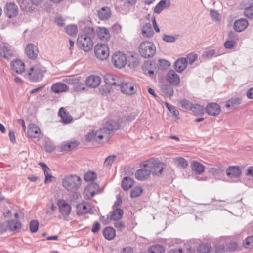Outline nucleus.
I'll return each instance as SVG.
<instances>
[{
  "mask_svg": "<svg viewBox=\"0 0 253 253\" xmlns=\"http://www.w3.org/2000/svg\"><path fill=\"white\" fill-rule=\"evenodd\" d=\"M58 114L64 123H69L71 122L73 119L72 116H70L68 113L66 112L65 109L63 107L60 109Z\"/></svg>",
  "mask_w": 253,
  "mask_h": 253,
  "instance_id": "obj_35",
  "label": "nucleus"
},
{
  "mask_svg": "<svg viewBox=\"0 0 253 253\" xmlns=\"http://www.w3.org/2000/svg\"><path fill=\"white\" fill-rule=\"evenodd\" d=\"M123 213V210L117 208L113 211L111 215L110 219L113 220H119L122 217Z\"/></svg>",
  "mask_w": 253,
  "mask_h": 253,
  "instance_id": "obj_43",
  "label": "nucleus"
},
{
  "mask_svg": "<svg viewBox=\"0 0 253 253\" xmlns=\"http://www.w3.org/2000/svg\"><path fill=\"white\" fill-rule=\"evenodd\" d=\"M162 92L167 97H170L173 95V89L171 85L163 84L161 87Z\"/></svg>",
  "mask_w": 253,
  "mask_h": 253,
  "instance_id": "obj_42",
  "label": "nucleus"
},
{
  "mask_svg": "<svg viewBox=\"0 0 253 253\" xmlns=\"http://www.w3.org/2000/svg\"><path fill=\"white\" fill-rule=\"evenodd\" d=\"M28 135L31 138H36L40 133V128L34 124L30 125L28 129Z\"/></svg>",
  "mask_w": 253,
  "mask_h": 253,
  "instance_id": "obj_30",
  "label": "nucleus"
},
{
  "mask_svg": "<svg viewBox=\"0 0 253 253\" xmlns=\"http://www.w3.org/2000/svg\"><path fill=\"white\" fill-rule=\"evenodd\" d=\"M226 252V247L225 248L223 245H215V253H222Z\"/></svg>",
  "mask_w": 253,
  "mask_h": 253,
  "instance_id": "obj_61",
  "label": "nucleus"
},
{
  "mask_svg": "<svg viewBox=\"0 0 253 253\" xmlns=\"http://www.w3.org/2000/svg\"><path fill=\"white\" fill-rule=\"evenodd\" d=\"M104 80L108 84L117 86L120 84L121 81L118 76L110 73L105 74L104 76Z\"/></svg>",
  "mask_w": 253,
  "mask_h": 253,
  "instance_id": "obj_17",
  "label": "nucleus"
},
{
  "mask_svg": "<svg viewBox=\"0 0 253 253\" xmlns=\"http://www.w3.org/2000/svg\"><path fill=\"white\" fill-rule=\"evenodd\" d=\"M111 15V11L108 7H103L98 11V16L100 19L105 20L108 19Z\"/></svg>",
  "mask_w": 253,
  "mask_h": 253,
  "instance_id": "obj_26",
  "label": "nucleus"
},
{
  "mask_svg": "<svg viewBox=\"0 0 253 253\" xmlns=\"http://www.w3.org/2000/svg\"><path fill=\"white\" fill-rule=\"evenodd\" d=\"M95 31L93 27H85L83 34L79 35L77 40L78 46L85 52L90 51L93 46L92 38L94 37Z\"/></svg>",
  "mask_w": 253,
  "mask_h": 253,
  "instance_id": "obj_1",
  "label": "nucleus"
},
{
  "mask_svg": "<svg viewBox=\"0 0 253 253\" xmlns=\"http://www.w3.org/2000/svg\"><path fill=\"white\" fill-rule=\"evenodd\" d=\"M78 143L76 141L63 143L59 147L60 152H67L71 151L78 146Z\"/></svg>",
  "mask_w": 253,
  "mask_h": 253,
  "instance_id": "obj_29",
  "label": "nucleus"
},
{
  "mask_svg": "<svg viewBox=\"0 0 253 253\" xmlns=\"http://www.w3.org/2000/svg\"><path fill=\"white\" fill-rule=\"evenodd\" d=\"M65 30L68 34L71 36H76L78 32L77 27L75 25H68L65 28Z\"/></svg>",
  "mask_w": 253,
  "mask_h": 253,
  "instance_id": "obj_45",
  "label": "nucleus"
},
{
  "mask_svg": "<svg viewBox=\"0 0 253 253\" xmlns=\"http://www.w3.org/2000/svg\"><path fill=\"white\" fill-rule=\"evenodd\" d=\"M143 165L148 168L152 175L158 176L162 174L165 167L163 163L154 158L144 162Z\"/></svg>",
  "mask_w": 253,
  "mask_h": 253,
  "instance_id": "obj_2",
  "label": "nucleus"
},
{
  "mask_svg": "<svg viewBox=\"0 0 253 253\" xmlns=\"http://www.w3.org/2000/svg\"><path fill=\"white\" fill-rule=\"evenodd\" d=\"M133 185V180L129 177H124L122 181V188L124 190H127Z\"/></svg>",
  "mask_w": 253,
  "mask_h": 253,
  "instance_id": "obj_39",
  "label": "nucleus"
},
{
  "mask_svg": "<svg viewBox=\"0 0 253 253\" xmlns=\"http://www.w3.org/2000/svg\"><path fill=\"white\" fill-rule=\"evenodd\" d=\"M30 230L31 232H36L39 228V222L36 220H32L30 223Z\"/></svg>",
  "mask_w": 253,
  "mask_h": 253,
  "instance_id": "obj_54",
  "label": "nucleus"
},
{
  "mask_svg": "<svg viewBox=\"0 0 253 253\" xmlns=\"http://www.w3.org/2000/svg\"><path fill=\"white\" fill-rule=\"evenodd\" d=\"M98 38L103 41H108L110 38L109 31L104 27H99L97 31Z\"/></svg>",
  "mask_w": 253,
  "mask_h": 253,
  "instance_id": "obj_24",
  "label": "nucleus"
},
{
  "mask_svg": "<svg viewBox=\"0 0 253 253\" xmlns=\"http://www.w3.org/2000/svg\"><path fill=\"white\" fill-rule=\"evenodd\" d=\"M121 127V124L119 122L114 120H109L106 122L104 125L103 127L101 129L102 132L106 134L107 141L111 137V132L114 130H118Z\"/></svg>",
  "mask_w": 253,
  "mask_h": 253,
  "instance_id": "obj_6",
  "label": "nucleus"
},
{
  "mask_svg": "<svg viewBox=\"0 0 253 253\" xmlns=\"http://www.w3.org/2000/svg\"><path fill=\"white\" fill-rule=\"evenodd\" d=\"M17 2L22 10L25 11H30V8L28 7L27 0H17Z\"/></svg>",
  "mask_w": 253,
  "mask_h": 253,
  "instance_id": "obj_52",
  "label": "nucleus"
},
{
  "mask_svg": "<svg viewBox=\"0 0 253 253\" xmlns=\"http://www.w3.org/2000/svg\"><path fill=\"white\" fill-rule=\"evenodd\" d=\"M197 55L194 53H191L187 55V61L189 62L190 64H193L197 59Z\"/></svg>",
  "mask_w": 253,
  "mask_h": 253,
  "instance_id": "obj_60",
  "label": "nucleus"
},
{
  "mask_svg": "<svg viewBox=\"0 0 253 253\" xmlns=\"http://www.w3.org/2000/svg\"><path fill=\"white\" fill-rule=\"evenodd\" d=\"M205 110L208 115L216 116L220 113L221 108L216 103H210L207 105Z\"/></svg>",
  "mask_w": 253,
  "mask_h": 253,
  "instance_id": "obj_13",
  "label": "nucleus"
},
{
  "mask_svg": "<svg viewBox=\"0 0 253 253\" xmlns=\"http://www.w3.org/2000/svg\"><path fill=\"white\" fill-rule=\"evenodd\" d=\"M4 13L9 18L15 17L18 13V6L14 3H7L4 8Z\"/></svg>",
  "mask_w": 253,
  "mask_h": 253,
  "instance_id": "obj_11",
  "label": "nucleus"
},
{
  "mask_svg": "<svg viewBox=\"0 0 253 253\" xmlns=\"http://www.w3.org/2000/svg\"><path fill=\"white\" fill-rule=\"evenodd\" d=\"M76 209L77 214L78 215H82L89 212L91 206L89 203L84 201L77 205Z\"/></svg>",
  "mask_w": 253,
  "mask_h": 253,
  "instance_id": "obj_16",
  "label": "nucleus"
},
{
  "mask_svg": "<svg viewBox=\"0 0 253 253\" xmlns=\"http://www.w3.org/2000/svg\"><path fill=\"white\" fill-rule=\"evenodd\" d=\"M170 2L169 0H161L155 7L154 12L156 13H160L164 8L169 6Z\"/></svg>",
  "mask_w": 253,
  "mask_h": 253,
  "instance_id": "obj_31",
  "label": "nucleus"
},
{
  "mask_svg": "<svg viewBox=\"0 0 253 253\" xmlns=\"http://www.w3.org/2000/svg\"><path fill=\"white\" fill-rule=\"evenodd\" d=\"M82 179L80 176L74 174L65 176L62 180L63 186L68 191H74L81 185Z\"/></svg>",
  "mask_w": 253,
  "mask_h": 253,
  "instance_id": "obj_3",
  "label": "nucleus"
},
{
  "mask_svg": "<svg viewBox=\"0 0 253 253\" xmlns=\"http://www.w3.org/2000/svg\"><path fill=\"white\" fill-rule=\"evenodd\" d=\"M178 166L183 168H186L188 166L187 161L182 157H178L176 160Z\"/></svg>",
  "mask_w": 253,
  "mask_h": 253,
  "instance_id": "obj_55",
  "label": "nucleus"
},
{
  "mask_svg": "<svg viewBox=\"0 0 253 253\" xmlns=\"http://www.w3.org/2000/svg\"><path fill=\"white\" fill-rule=\"evenodd\" d=\"M226 175L230 178L238 177L241 174L240 168L237 166H229L226 169Z\"/></svg>",
  "mask_w": 253,
  "mask_h": 253,
  "instance_id": "obj_18",
  "label": "nucleus"
},
{
  "mask_svg": "<svg viewBox=\"0 0 253 253\" xmlns=\"http://www.w3.org/2000/svg\"><path fill=\"white\" fill-rule=\"evenodd\" d=\"M165 105L167 108L169 109V111L174 116H178L179 115V112L175 108H174L173 106H171L167 102L165 103Z\"/></svg>",
  "mask_w": 253,
  "mask_h": 253,
  "instance_id": "obj_64",
  "label": "nucleus"
},
{
  "mask_svg": "<svg viewBox=\"0 0 253 253\" xmlns=\"http://www.w3.org/2000/svg\"><path fill=\"white\" fill-rule=\"evenodd\" d=\"M215 51L214 49H209L204 52L202 54V56L206 59H211L215 55Z\"/></svg>",
  "mask_w": 253,
  "mask_h": 253,
  "instance_id": "obj_51",
  "label": "nucleus"
},
{
  "mask_svg": "<svg viewBox=\"0 0 253 253\" xmlns=\"http://www.w3.org/2000/svg\"><path fill=\"white\" fill-rule=\"evenodd\" d=\"M94 53L98 59L103 60L106 59L109 55V49L106 44H98L95 46Z\"/></svg>",
  "mask_w": 253,
  "mask_h": 253,
  "instance_id": "obj_9",
  "label": "nucleus"
},
{
  "mask_svg": "<svg viewBox=\"0 0 253 253\" xmlns=\"http://www.w3.org/2000/svg\"><path fill=\"white\" fill-rule=\"evenodd\" d=\"M139 51L142 57L149 58L153 57L155 54L156 47L152 42L145 41L139 45Z\"/></svg>",
  "mask_w": 253,
  "mask_h": 253,
  "instance_id": "obj_4",
  "label": "nucleus"
},
{
  "mask_svg": "<svg viewBox=\"0 0 253 253\" xmlns=\"http://www.w3.org/2000/svg\"><path fill=\"white\" fill-rule=\"evenodd\" d=\"M118 86H120L121 91L126 94L131 95L134 94L136 89L134 88V84L130 82H124L121 80Z\"/></svg>",
  "mask_w": 253,
  "mask_h": 253,
  "instance_id": "obj_10",
  "label": "nucleus"
},
{
  "mask_svg": "<svg viewBox=\"0 0 253 253\" xmlns=\"http://www.w3.org/2000/svg\"><path fill=\"white\" fill-rule=\"evenodd\" d=\"M11 66L13 71L18 74L22 73L25 70V65L20 60L16 59L11 62Z\"/></svg>",
  "mask_w": 253,
  "mask_h": 253,
  "instance_id": "obj_22",
  "label": "nucleus"
},
{
  "mask_svg": "<svg viewBox=\"0 0 253 253\" xmlns=\"http://www.w3.org/2000/svg\"><path fill=\"white\" fill-rule=\"evenodd\" d=\"M68 89V87L66 84L60 82L54 84L51 87L52 91L55 93L66 92Z\"/></svg>",
  "mask_w": 253,
  "mask_h": 253,
  "instance_id": "obj_27",
  "label": "nucleus"
},
{
  "mask_svg": "<svg viewBox=\"0 0 253 253\" xmlns=\"http://www.w3.org/2000/svg\"><path fill=\"white\" fill-rule=\"evenodd\" d=\"M0 56L8 60L13 56L12 50L5 45L0 46Z\"/></svg>",
  "mask_w": 253,
  "mask_h": 253,
  "instance_id": "obj_28",
  "label": "nucleus"
},
{
  "mask_svg": "<svg viewBox=\"0 0 253 253\" xmlns=\"http://www.w3.org/2000/svg\"><path fill=\"white\" fill-rule=\"evenodd\" d=\"M187 61L186 58H181L177 59L174 64L175 70L178 72H182L186 68Z\"/></svg>",
  "mask_w": 253,
  "mask_h": 253,
  "instance_id": "obj_25",
  "label": "nucleus"
},
{
  "mask_svg": "<svg viewBox=\"0 0 253 253\" xmlns=\"http://www.w3.org/2000/svg\"><path fill=\"white\" fill-rule=\"evenodd\" d=\"M243 245L246 249L253 248V235L247 237L243 241Z\"/></svg>",
  "mask_w": 253,
  "mask_h": 253,
  "instance_id": "obj_44",
  "label": "nucleus"
},
{
  "mask_svg": "<svg viewBox=\"0 0 253 253\" xmlns=\"http://www.w3.org/2000/svg\"><path fill=\"white\" fill-rule=\"evenodd\" d=\"M107 134L102 132L101 129L96 131H92L86 135L85 139L87 142L96 141L99 143L107 141Z\"/></svg>",
  "mask_w": 253,
  "mask_h": 253,
  "instance_id": "obj_7",
  "label": "nucleus"
},
{
  "mask_svg": "<svg viewBox=\"0 0 253 253\" xmlns=\"http://www.w3.org/2000/svg\"><path fill=\"white\" fill-rule=\"evenodd\" d=\"M153 64V62H147L145 63L143 67V70L146 75H148L150 76L154 74V71L151 70L150 67Z\"/></svg>",
  "mask_w": 253,
  "mask_h": 253,
  "instance_id": "obj_46",
  "label": "nucleus"
},
{
  "mask_svg": "<svg viewBox=\"0 0 253 253\" xmlns=\"http://www.w3.org/2000/svg\"><path fill=\"white\" fill-rule=\"evenodd\" d=\"M7 227L11 231H18L21 228V223L20 221L11 220L8 221Z\"/></svg>",
  "mask_w": 253,
  "mask_h": 253,
  "instance_id": "obj_36",
  "label": "nucleus"
},
{
  "mask_svg": "<svg viewBox=\"0 0 253 253\" xmlns=\"http://www.w3.org/2000/svg\"><path fill=\"white\" fill-rule=\"evenodd\" d=\"M238 244L233 241H231L228 243L226 247V252H232L236 250L237 249Z\"/></svg>",
  "mask_w": 253,
  "mask_h": 253,
  "instance_id": "obj_58",
  "label": "nucleus"
},
{
  "mask_svg": "<svg viewBox=\"0 0 253 253\" xmlns=\"http://www.w3.org/2000/svg\"><path fill=\"white\" fill-rule=\"evenodd\" d=\"M150 175V171L148 168L145 166H143V168L138 169L135 173V178L141 181L147 179Z\"/></svg>",
  "mask_w": 253,
  "mask_h": 253,
  "instance_id": "obj_15",
  "label": "nucleus"
},
{
  "mask_svg": "<svg viewBox=\"0 0 253 253\" xmlns=\"http://www.w3.org/2000/svg\"><path fill=\"white\" fill-rule=\"evenodd\" d=\"M181 243L179 240L173 239L171 241L173 248L170 249L169 253H183V247L181 246H175V244H179Z\"/></svg>",
  "mask_w": 253,
  "mask_h": 253,
  "instance_id": "obj_34",
  "label": "nucleus"
},
{
  "mask_svg": "<svg viewBox=\"0 0 253 253\" xmlns=\"http://www.w3.org/2000/svg\"><path fill=\"white\" fill-rule=\"evenodd\" d=\"M101 83V79L98 76H90L85 80L86 85L92 88H95L99 86Z\"/></svg>",
  "mask_w": 253,
  "mask_h": 253,
  "instance_id": "obj_20",
  "label": "nucleus"
},
{
  "mask_svg": "<svg viewBox=\"0 0 253 253\" xmlns=\"http://www.w3.org/2000/svg\"><path fill=\"white\" fill-rule=\"evenodd\" d=\"M45 71V68L42 65H37L30 68L28 76L31 81L36 82L42 79Z\"/></svg>",
  "mask_w": 253,
  "mask_h": 253,
  "instance_id": "obj_5",
  "label": "nucleus"
},
{
  "mask_svg": "<svg viewBox=\"0 0 253 253\" xmlns=\"http://www.w3.org/2000/svg\"><path fill=\"white\" fill-rule=\"evenodd\" d=\"M244 12V15L249 19L253 18V5L249 4V6L245 7Z\"/></svg>",
  "mask_w": 253,
  "mask_h": 253,
  "instance_id": "obj_48",
  "label": "nucleus"
},
{
  "mask_svg": "<svg viewBox=\"0 0 253 253\" xmlns=\"http://www.w3.org/2000/svg\"><path fill=\"white\" fill-rule=\"evenodd\" d=\"M57 205L59 207V212L63 216H68L71 213V206L65 200H59Z\"/></svg>",
  "mask_w": 253,
  "mask_h": 253,
  "instance_id": "obj_12",
  "label": "nucleus"
},
{
  "mask_svg": "<svg viewBox=\"0 0 253 253\" xmlns=\"http://www.w3.org/2000/svg\"><path fill=\"white\" fill-rule=\"evenodd\" d=\"M180 104L183 108H185L187 110H191V107L193 104H192L190 101L183 99L180 101Z\"/></svg>",
  "mask_w": 253,
  "mask_h": 253,
  "instance_id": "obj_53",
  "label": "nucleus"
},
{
  "mask_svg": "<svg viewBox=\"0 0 253 253\" xmlns=\"http://www.w3.org/2000/svg\"><path fill=\"white\" fill-rule=\"evenodd\" d=\"M166 78L167 80L172 85L177 86L180 83L179 76L173 70L168 71Z\"/></svg>",
  "mask_w": 253,
  "mask_h": 253,
  "instance_id": "obj_14",
  "label": "nucleus"
},
{
  "mask_svg": "<svg viewBox=\"0 0 253 253\" xmlns=\"http://www.w3.org/2000/svg\"><path fill=\"white\" fill-rule=\"evenodd\" d=\"M99 92L103 95H107L110 92V88L108 85L101 86L99 88Z\"/></svg>",
  "mask_w": 253,
  "mask_h": 253,
  "instance_id": "obj_63",
  "label": "nucleus"
},
{
  "mask_svg": "<svg viewBox=\"0 0 253 253\" xmlns=\"http://www.w3.org/2000/svg\"><path fill=\"white\" fill-rule=\"evenodd\" d=\"M177 39V36H173L171 35H164L163 40L167 42H173Z\"/></svg>",
  "mask_w": 253,
  "mask_h": 253,
  "instance_id": "obj_57",
  "label": "nucleus"
},
{
  "mask_svg": "<svg viewBox=\"0 0 253 253\" xmlns=\"http://www.w3.org/2000/svg\"><path fill=\"white\" fill-rule=\"evenodd\" d=\"M240 104L241 99L239 98H232L227 102L225 106L226 108L233 109L236 108Z\"/></svg>",
  "mask_w": 253,
  "mask_h": 253,
  "instance_id": "obj_40",
  "label": "nucleus"
},
{
  "mask_svg": "<svg viewBox=\"0 0 253 253\" xmlns=\"http://www.w3.org/2000/svg\"><path fill=\"white\" fill-rule=\"evenodd\" d=\"M97 178V174L94 172L89 171L86 173L84 176V179L85 181H93Z\"/></svg>",
  "mask_w": 253,
  "mask_h": 253,
  "instance_id": "obj_49",
  "label": "nucleus"
},
{
  "mask_svg": "<svg viewBox=\"0 0 253 253\" xmlns=\"http://www.w3.org/2000/svg\"><path fill=\"white\" fill-rule=\"evenodd\" d=\"M103 234L105 239L111 240L114 238L116 232L113 228L107 227L103 230Z\"/></svg>",
  "mask_w": 253,
  "mask_h": 253,
  "instance_id": "obj_33",
  "label": "nucleus"
},
{
  "mask_svg": "<svg viewBox=\"0 0 253 253\" xmlns=\"http://www.w3.org/2000/svg\"><path fill=\"white\" fill-rule=\"evenodd\" d=\"M154 34L151 24L148 22L144 24L142 27L141 34L145 38H151Z\"/></svg>",
  "mask_w": 253,
  "mask_h": 253,
  "instance_id": "obj_23",
  "label": "nucleus"
},
{
  "mask_svg": "<svg viewBox=\"0 0 253 253\" xmlns=\"http://www.w3.org/2000/svg\"><path fill=\"white\" fill-rule=\"evenodd\" d=\"M248 24V21L247 19L241 18L235 21L234 29L237 32H242L247 27Z\"/></svg>",
  "mask_w": 253,
  "mask_h": 253,
  "instance_id": "obj_21",
  "label": "nucleus"
},
{
  "mask_svg": "<svg viewBox=\"0 0 253 253\" xmlns=\"http://www.w3.org/2000/svg\"><path fill=\"white\" fill-rule=\"evenodd\" d=\"M112 62L115 67L123 68L127 62L126 55L121 52H116L112 57Z\"/></svg>",
  "mask_w": 253,
  "mask_h": 253,
  "instance_id": "obj_8",
  "label": "nucleus"
},
{
  "mask_svg": "<svg viewBox=\"0 0 253 253\" xmlns=\"http://www.w3.org/2000/svg\"><path fill=\"white\" fill-rule=\"evenodd\" d=\"M143 190V188L141 187H134L131 191L130 196L133 198L137 197L141 194Z\"/></svg>",
  "mask_w": 253,
  "mask_h": 253,
  "instance_id": "obj_47",
  "label": "nucleus"
},
{
  "mask_svg": "<svg viewBox=\"0 0 253 253\" xmlns=\"http://www.w3.org/2000/svg\"><path fill=\"white\" fill-rule=\"evenodd\" d=\"M44 147L47 152H51L55 149V145L50 142H46L44 145Z\"/></svg>",
  "mask_w": 253,
  "mask_h": 253,
  "instance_id": "obj_59",
  "label": "nucleus"
},
{
  "mask_svg": "<svg viewBox=\"0 0 253 253\" xmlns=\"http://www.w3.org/2000/svg\"><path fill=\"white\" fill-rule=\"evenodd\" d=\"M84 196L86 199H90L93 197L96 192L90 189V187H86L84 190Z\"/></svg>",
  "mask_w": 253,
  "mask_h": 253,
  "instance_id": "obj_50",
  "label": "nucleus"
},
{
  "mask_svg": "<svg viewBox=\"0 0 253 253\" xmlns=\"http://www.w3.org/2000/svg\"><path fill=\"white\" fill-rule=\"evenodd\" d=\"M116 158V155L109 156L105 159L104 162V165L106 167L111 166Z\"/></svg>",
  "mask_w": 253,
  "mask_h": 253,
  "instance_id": "obj_56",
  "label": "nucleus"
},
{
  "mask_svg": "<svg viewBox=\"0 0 253 253\" xmlns=\"http://www.w3.org/2000/svg\"><path fill=\"white\" fill-rule=\"evenodd\" d=\"M190 110L195 115H202L204 114L205 108L200 104H193Z\"/></svg>",
  "mask_w": 253,
  "mask_h": 253,
  "instance_id": "obj_41",
  "label": "nucleus"
},
{
  "mask_svg": "<svg viewBox=\"0 0 253 253\" xmlns=\"http://www.w3.org/2000/svg\"><path fill=\"white\" fill-rule=\"evenodd\" d=\"M199 253H210L211 250V246L207 243H202L197 248Z\"/></svg>",
  "mask_w": 253,
  "mask_h": 253,
  "instance_id": "obj_37",
  "label": "nucleus"
},
{
  "mask_svg": "<svg viewBox=\"0 0 253 253\" xmlns=\"http://www.w3.org/2000/svg\"><path fill=\"white\" fill-rule=\"evenodd\" d=\"M191 169L196 174H201L205 170V166L198 162L193 161L191 165Z\"/></svg>",
  "mask_w": 253,
  "mask_h": 253,
  "instance_id": "obj_32",
  "label": "nucleus"
},
{
  "mask_svg": "<svg viewBox=\"0 0 253 253\" xmlns=\"http://www.w3.org/2000/svg\"><path fill=\"white\" fill-rule=\"evenodd\" d=\"M25 52L27 56L31 59H35L39 52L38 48L33 44H29L27 45Z\"/></svg>",
  "mask_w": 253,
  "mask_h": 253,
  "instance_id": "obj_19",
  "label": "nucleus"
},
{
  "mask_svg": "<svg viewBox=\"0 0 253 253\" xmlns=\"http://www.w3.org/2000/svg\"><path fill=\"white\" fill-rule=\"evenodd\" d=\"M210 15L214 20L216 21H219L220 20L219 14L216 10L211 9L210 11Z\"/></svg>",
  "mask_w": 253,
  "mask_h": 253,
  "instance_id": "obj_62",
  "label": "nucleus"
},
{
  "mask_svg": "<svg viewBox=\"0 0 253 253\" xmlns=\"http://www.w3.org/2000/svg\"><path fill=\"white\" fill-rule=\"evenodd\" d=\"M148 252L149 253H164L165 252V249L162 245L155 244L150 246Z\"/></svg>",
  "mask_w": 253,
  "mask_h": 253,
  "instance_id": "obj_38",
  "label": "nucleus"
}]
</instances>
